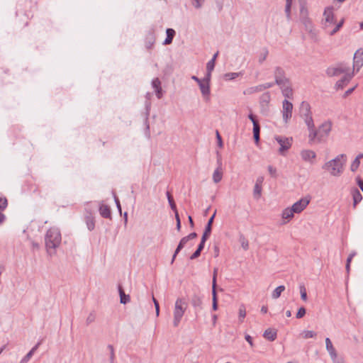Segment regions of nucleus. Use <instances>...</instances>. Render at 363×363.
Instances as JSON below:
<instances>
[{"label": "nucleus", "instance_id": "obj_31", "mask_svg": "<svg viewBox=\"0 0 363 363\" xmlns=\"http://www.w3.org/2000/svg\"><path fill=\"white\" fill-rule=\"evenodd\" d=\"M223 178L222 168H216L213 174V180L215 183H218Z\"/></svg>", "mask_w": 363, "mask_h": 363}, {"label": "nucleus", "instance_id": "obj_49", "mask_svg": "<svg viewBox=\"0 0 363 363\" xmlns=\"http://www.w3.org/2000/svg\"><path fill=\"white\" fill-rule=\"evenodd\" d=\"M291 5H286L285 6V13H286V19L288 21H290L291 18Z\"/></svg>", "mask_w": 363, "mask_h": 363}, {"label": "nucleus", "instance_id": "obj_34", "mask_svg": "<svg viewBox=\"0 0 363 363\" xmlns=\"http://www.w3.org/2000/svg\"><path fill=\"white\" fill-rule=\"evenodd\" d=\"M362 158V155H357L353 160L350 165V170L353 172L357 171L360 164V160Z\"/></svg>", "mask_w": 363, "mask_h": 363}, {"label": "nucleus", "instance_id": "obj_7", "mask_svg": "<svg viewBox=\"0 0 363 363\" xmlns=\"http://www.w3.org/2000/svg\"><path fill=\"white\" fill-rule=\"evenodd\" d=\"M350 71V68L345 64L341 63L336 67H330L326 69V74L328 77L338 76L341 74H345Z\"/></svg>", "mask_w": 363, "mask_h": 363}, {"label": "nucleus", "instance_id": "obj_36", "mask_svg": "<svg viewBox=\"0 0 363 363\" xmlns=\"http://www.w3.org/2000/svg\"><path fill=\"white\" fill-rule=\"evenodd\" d=\"M285 290V286L281 285L277 287L272 292V296L273 298L277 299L278 298L281 293Z\"/></svg>", "mask_w": 363, "mask_h": 363}, {"label": "nucleus", "instance_id": "obj_26", "mask_svg": "<svg viewBox=\"0 0 363 363\" xmlns=\"http://www.w3.org/2000/svg\"><path fill=\"white\" fill-rule=\"evenodd\" d=\"M188 241H189V240L186 238V236H185L181 239V240H180L179 245H177V247L174 251V253L173 255L172 263L174 261L178 253L183 249V247L185 246V245L187 243Z\"/></svg>", "mask_w": 363, "mask_h": 363}, {"label": "nucleus", "instance_id": "obj_54", "mask_svg": "<svg viewBox=\"0 0 363 363\" xmlns=\"http://www.w3.org/2000/svg\"><path fill=\"white\" fill-rule=\"evenodd\" d=\"M175 219L177 221L176 228L178 231H180L182 225H181V220H180L179 215L178 212H176Z\"/></svg>", "mask_w": 363, "mask_h": 363}, {"label": "nucleus", "instance_id": "obj_41", "mask_svg": "<svg viewBox=\"0 0 363 363\" xmlns=\"http://www.w3.org/2000/svg\"><path fill=\"white\" fill-rule=\"evenodd\" d=\"M86 223L87 228L89 230H94V228L95 227V223H94V218L91 216L86 217Z\"/></svg>", "mask_w": 363, "mask_h": 363}, {"label": "nucleus", "instance_id": "obj_59", "mask_svg": "<svg viewBox=\"0 0 363 363\" xmlns=\"http://www.w3.org/2000/svg\"><path fill=\"white\" fill-rule=\"evenodd\" d=\"M262 86V90L264 91L265 89H269L273 86L274 83L268 82L263 84H260Z\"/></svg>", "mask_w": 363, "mask_h": 363}, {"label": "nucleus", "instance_id": "obj_47", "mask_svg": "<svg viewBox=\"0 0 363 363\" xmlns=\"http://www.w3.org/2000/svg\"><path fill=\"white\" fill-rule=\"evenodd\" d=\"M246 316V311L244 306H241L239 309V318L241 321L245 318Z\"/></svg>", "mask_w": 363, "mask_h": 363}, {"label": "nucleus", "instance_id": "obj_45", "mask_svg": "<svg viewBox=\"0 0 363 363\" xmlns=\"http://www.w3.org/2000/svg\"><path fill=\"white\" fill-rule=\"evenodd\" d=\"M300 293H301V299L304 301H306L307 293H306V289L303 285L300 286Z\"/></svg>", "mask_w": 363, "mask_h": 363}, {"label": "nucleus", "instance_id": "obj_25", "mask_svg": "<svg viewBox=\"0 0 363 363\" xmlns=\"http://www.w3.org/2000/svg\"><path fill=\"white\" fill-rule=\"evenodd\" d=\"M263 337L269 341H274L277 337V330L275 329L268 328L264 332Z\"/></svg>", "mask_w": 363, "mask_h": 363}, {"label": "nucleus", "instance_id": "obj_23", "mask_svg": "<svg viewBox=\"0 0 363 363\" xmlns=\"http://www.w3.org/2000/svg\"><path fill=\"white\" fill-rule=\"evenodd\" d=\"M351 194L353 198V206L356 208L357 205L362 200V195L357 188L352 189Z\"/></svg>", "mask_w": 363, "mask_h": 363}, {"label": "nucleus", "instance_id": "obj_3", "mask_svg": "<svg viewBox=\"0 0 363 363\" xmlns=\"http://www.w3.org/2000/svg\"><path fill=\"white\" fill-rule=\"evenodd\" d=\"M62 237L59 229L50 228L45 237V247L48 252L51 255L52 250L55 251L61 243Z\"/></svg>", "mask_w": 363, "mask_h": 363}, {"label": "nucleus", "instance_id": "obj_10", "mask_svg": "<svg viewBox=\"0 0 363 363\" xmlns=\"http://www.w3.org/2000/svg\"><path fill=\"white\" fill-rule=\"evenodd\" d=\"M323 16L325 17V23L323 27L325 30H328L332 25L335 23V15L333 7L325 8Z\"/></svg>", "mask_w": 363, "mask_h": 363}, {"label": "nucleus", "instance_id": "obj_8", "mask_svg": "<svg viewBox=\"0 0 363 363\" xmlns=\"http://www.w3.org/2000/svg\"><path fill=\"white\" fill-rule=\"evenodd\" d=\"M274 77L275 79V84L278 86L284 84L285 82L290 80L288 77H286L284 69L279 66H277L274 68Z\"/></svg>", "mask_w": 363, "mask_h": 363}, {"label": "nucleus", "instance_id": "obj_35", "mask_svg": "<svg viewBox=\"0 0 363 363\" xmlns=\"http://www.w3.org/2000/svg\"><path fill=\"white\" fill-rule=\"evenodd\" d=\"M167 197L168 199L169 204L172 208V210L176 214V212H178L176 203L174 201L173 196H172L171 193L169 191H167Z\"/></svg>", "mask_w": 363, "mask_h": 363}, {"label": "nucleus", "instance_id": "obj_28", "mask_svg": "<svg viewBox=\"0 0 363 363\" xmlns=\"http://www.w3.org/2000/svg\"><path fill=\"white\" fill-rule=\"evenodd\" d=\"M175 30L172 28H167L166 30L167 38L164 40V45H169L172 43L173 38L175 35Z\"/></svg>", "mask_w": 363, "mask_h": 363}, {"label": "nucleus", "instance_id": "obj_62", "mask_svg": "<svg viewBox=\"0 0 363 363\" xmlns=\"http://www.w3.org/2000/svg\"><path fill=\"white\" fill-rule=\"evenodd\" d=\"M216 138H217V140H218V146L219 147H223L222 138H221V136L219 134V132L218 130L216 131Z\"/></svg>", "mask_w": 363, "mask_h": 363}, {"label": "nucleus", "instance_id": "obj_33", "mask_svg": "<svg viewBox=\"0 0 363 363\" xmlns=\"http://www.w3.org/2000/svg\"><path fill=\"white\" fill-rule=\"evenodd\" d=\"M261 91H262V86L259 84V85H257L255 86H252V87L247 88V89H245L244 91L243 94L245 95H250V94H255L257 92H261Z\"/></svg>", "mask_w": 363, "mask_h": 363}, {"label": "nucleus", "instance_id": "obj_39", "mask_svg": "<svg viewBox=\"0 0 363 363\" xmlns=\"http://www.w3.org/2000/svg\"><path fill=\"white\" fill-rule=\"evenodd\" d=\"M212 296H213L212 308L213 311H216L218 309V298H217L216 289H215V288L212 289Z\"/></svg>", "mask_w": 363, "mask_h": 363}, {"label": "nucleus", "instance_id": "obj_21", "mask_svg": "<svg viewBox=\"0 0 363 363\" xmlns=\"http://www.w3.org/2000/svg\"><path fill=\"white\" fill-rule=\"evenodd\" d=\"M152 88L155 89L156 93V96L158 99H161L162 97V89L161 87V82L159 78H155L152 81Z\"/></svg>", "mask_w": 363, "mask_h": 363}, {"label": "nucleus", "instance_id": "obj_38", "mask_svg": "<svg viewBox=\"0 0 363 363\" xmlns=\"http://www.w3.org/2000/svg\"><path fill=\"white\" fill-rule=\"evenodd\" d=\"M239 241H240V242L241 244L242 247L245 250H248V248H249V242H248L247 239L243 235H240Z\"/></svg>", "mask_w": 363, "mask_h": 363}, {"label": "nucleus", "instance_id": "obj_57", "mask_svg": "<svg viewBox=\"0 0 363 363\" xmlns=\"http://www.w3.org/2000/svg\"><path fill=\"white\" fill-rule=\"evenodd\" d=\"M95 320V315L94 313H90L86 318V324L89 325L94 322Z\"/></svg>", "mask_w": 363, "mask_h": 363}, {"label": "nucleus", "instance_id": "obj_40", "mask_svg": "<svg viewBox=\"0 0 363 363\" xmlns=\"http://www.w3.org/2000/svg\"><path fill=\"white\" fill-rule=\"evenodd\" d=\"M7 206V199L1 193H0V210H5Z\"/></svg>", "mask_w": 363, "mask_h": 363}, {"label": "nucleus", "instance_id": "obj_53", "mask_svg": "<svg viewBox=\"0 0 363 363\" xmlns=\"http://www.w3.org/2000/svg\"><path fill=\"white\" fill-rule=\"evenodd\" d=\"M268 171L271 177L276 178L277 177V169L273 166H268Z\"/></svg>", "mask_w": 363, "mask_h": 363}, {"label": "nucleus", "instance_id": "obj_20", "mask_svg": "<svg viewBox=\"0 0 363 363\" xmlns=\"http://www.w3.org/2000/svg\"><path fill=\"white\" fill-rule=\"evenodd\" d=\"M216 211L213 213V214L211 216V217L208 219L202 237L207 238V239L209 238V236L211 233L212 225L213 223L214 218L216 216Z\"/></svg>", "mask_w": 363, "mask_h": 363}, {"label": "nucleus", "instance_id": "obj_51", "mask_svg": "<svg viewBox=\"0 0 363 363\" xmlns=\"http://www.w3.org/2000/svg\"><path fill=\"white\" fill-rule=\"evenodd\" d=\"M215 67L214 60H211L206 65V71L212 72Z\"/></svg>", "mask_w": 363, "mask_h": 363}, {"label": "nucleus", "instance_id": "obj_56", "mask_svg": "<svg viewBox=\"0 0 363 363\" xmlns=\"http://www.w3.org/2000/svg\"><path fill=\"white\" fill-rule=\"evenodd\" d=\"M216 276H217V269H214L213 276V281H212V289H216Z\"/></svg>", "mask_w": 363, "mask_h": 363}, {"label": "nucleus", "instance_id": "obj_15", "mask_svg": "<svg viewBox=\"0 0 363 363\" xmlns=\"http://www.w3.org/2000/svg\"><path fill=\"white\" fill-rule=\"evenodd\" d=\"M248 118L253 123V137L255 143L257 144L260 139V125L258 121L256 119V117L252 113H250L248 115Z\"/></svg>", "mask_w": 363, "mask_h": 363}, {"label": "nucleus", "instance_id": "obj_50", "mask_svg": "<svg viewBox=\"0 0 363 363\" xmlns=\"http://www.w3.org/2000/svg\"><path fill=\"white\" fill-rule=\"evenodd\" d=\"M340 28H341V25H336L333 30H330L328 28V30H326V31L330 35L332 36V35H334L337 32H338Z\"/></svg>", "mask_w": 363, "mask_h": 363}, {"label": "nucleus", "instance_id": "obj_22", "mask_svg": "<svg viewBox=\"0 0 363 363\" xmlns=\"http://www.w3.org/2000/svg\"><path fill=\"white\" fill-rule=\"evenodd\" d=\"M99 213L101 217L104 218L111 219V208L105 204H101L99 206Z\"/></svg>", "mask_w": 363, "mask_h": 363}, {"label": "nucleus", "instance_id": "obj_60", "mask_svg": "<svg viewBox=\"0 0 363 363\" xmlns=\"http://www.w3.org/2000/svg\"><path fill=\"white\" fill-rule=\"evenodd\" d=\"M201 252L196 250L191 256L190 259H195L201 255Z\"/></svg>", "mask_w": 363, "mask_h": 363}, {"label": "nucleus", "instance_id": "obj_11", "mask_svg": "<svg viewBox=\"0 0 363 363\" xmlns=\"http://www.w3.org/2000/svg\"><path fill=\"white\" fill-rule=\"evenodd\" d=\"M275 139L280 145L279 152L281 155H284V152L287 151L291 147V139L282 138L281 136H277Z\"/></svg>", "mask_w": 363, "mask_h": 363}, {"label": "nucleus", "instance_id": "obj_16", "mask_svg": "<svg viewBox=\"0 0 363 363\" xmlns=\"http://www.w3.org/2000/svg\"><path fill=\"white\" fill-rule=\"evenodd\" d=\"M198 85L201 90L202 96L203 97V99L206 102L209 101L211 94L210 84L208 82H206L205 81H201Z\"/></svg>", "mask_w": 363, "mask_h": 363}, {"label": "nucleus", "instance_id": "obj_37", "mask_svg": "<svg viewBox=\"0 0 363 363\" xmlns=\"http://www.w3.org/2000/svg\"><path fill=\"white\" fill-rule=\"evenodd\" d=\"M262 185L259 184H255L254 189H253V195L255 199H259L261 197L262 195Z\"/></svg>", "mask_w": 363, "mask_h": 363}, {"label": "nucleus", "instance_id": "obj_61", "mask_svg": "<svg viewBox=\"0 0 363 363\" xmlns=\"http://www.w3.org/2000/svg\"><path fill=\"white\" fill-rule=\"evenodd\" d=\"M356 180H357V184H358L359 187L363 192V179H361L359 177H357Z\"/></svg>", "mask_w": 363, "mask_h": 363}, {"label": "nucleus", "instance_id": "obj_58", "mask_svg": "<svg viewBox=\"0 0 363 363\" xmlns=\"http://www.w3.org/2000/svg\"><path fill=\"white\" fill-rule=\"evenodd\" d=\"M211 72L209 71H206V76L203 79H202V81H205L206 82H208L210 84L211 78Z\"/></svg>", "mask_w": 363, "mask_h": 363}, {"label": "nucleus", "instance_id": "obj_48", "mask_svg": "<svg viewBox=\"0 0 363 363\" xmlns=\"http://www.w3.org/2000/svg\"><path fill=\"white\" fill-rule=\"evenodd\" d=\"M155 43V38L153 36H151L150 38H147L145 46L147 49L150 50L152 48Z\"/></svg>", "mask_w": 363, "mask_h": 363}, {"label": "nucleus", "instance_id": "obj_14", "mask_svg": "<svg viewBox=\"0 0 363 363\" xmlns=\"http://www.w3.org/2000/svg\"><path fill=\"white\" fill-rule=\"evenodd\" d=\"M354 75V71L350 72V71L347 72L344 74V76L339 79L335 84L336 89H342L347 84L351 81Z\"/></svg>", "mask_w": 363, "mask_h": 363}, {"label": "nucleus", "instance_id": "obj_5", "mask_svg": "<svg viewBox=\"0 0 363 363\" xmlns=\"http://www.w3.org/2000/svg\"><path fill=\"white\" fill-rule=\"evenodd\" d=\"M187 308V303L186 301L181 298L177 299L175 302L174 309V320L173 325L174 327H178L181 320Z\"/></svg>", "mask_w": 363, "mask_h": 363}, {"label": "nucleus", "instance_id": "obj_13", "mask_svg": "<svg viewBox=\"0 0 363 363\" xmlns=\"http://www.w3.org/2000/svg\"><path fill=\"white\" fill-rule=\"evenodd\" d=\"M310 199L305 197L302 198L299 201L295 202L292 206V211L294 212V213H301L309 204Z\"/></svg>", "mask_w": 363, "mask_h": 363}, {"label": "nucleus", "instance_id": "obj_2", "mask_svg": "<svg viewBox=\"0 0 363 363\" xmlns=\"http://www.w3.org/2000/svg\"><path fill=\"white\" fill-rule=\"evenodd\" d=\"M347 161L345 154H340L334 159L325 162L322 169L328 171L333 177H340L345 171V167Z\"/></svg>", "mask_w": 363, "mask_h": 363}, {"label": "nucleus", "instance_id": "obj_12", "mask_svg": "<svg viewBox=\"0 0 363 363\" xmlns=\"http://www.w3.org/2000/svg\"><path fill=\"white\" fill-rule=\"evenodd\" d=\"M363 66V49H359L356 51L353 59V71L359 72Z\"/></svg>", "mask_w": 363, "mask_h": 363}, {"label": "nucleus", "instance_id": "obj_29", "mask_svg": "<svg viewBox=\"0 0 363 363\" xmlns=\"http://www.w3.org/2000/svg\"><path fill=\"white\" fill-rule=\"evenodd\" d=\"M294 212L292 211V208H286L283 210L281 213V218L284 220H286L287 221H289L294 218Z\"/></svg>", "mask_w": 363, "mask_h": 363}, {"label": "nucleus", "instance_id": "obj_46", "mask_svg": "<svg viewBox=\"0 0 363 363\" xmlns=\"http://www.w3.org/2000/svg\"><path fill=\"white\" fill-rule=\"evenodd\" d=\"M205 0H191L193 6L197 9L201 8Z\"/></svg>", "mask_w": 363, "mask_h": 363}, {"label": "nucleus", "instance_id": "obj_24", "mask_svg": "<svg viewBox=\"0 0 363 363\" xmlns=\"http://www.w3.org/2000/svg\"><path fill=\"white\" fill-rule=\"evenodd\" d=\"M271 100L269 92L262 94L259 98V104L262 108H267Z\"/></svg>", "mask_w": 363, "mask_h": 363}, {"label": "nucleus", "instance_id": "obj_44", "mask_svg": "<svg viewBox=\"0 0 363 363\" xmlns=\"http://www.w3.org/2000/svg\"><path fill=\"white\" fill-rule=\"evenodd\" d=\"M316 335V333L311 330H304L302 333V336L304 339H308L314 337Z\"/></svg>", "mask_w": 363, "mask_h": 363}, {"label": "nucleus", "instance_id": "obj_52", "mask_svg": "<svg viewBox=\"0 0 363 363\" xmlns=\"http://www.w3.org/2000/svg\"><path fill=\"white\" fill-rule=\"evenodd\" d=\"M305 314L306 308L304 307H301L296 313V318H301L305 315Z\"/></svg>", "mask_w": 363, "mask_h": 363}, {"label": "nucleus", "instance_id": "obj_18", "mask_svg": "<svg viewBox=\"0 0 363 363\" xmlns=\"http://www.w3.org/2000/svg\"><path fill=\"white\" fill-rule=\"evenodd\" d=\"M300 155L303 160L311 163H313V160L316 157L315 152L311 150H303L301 152Z\"/></svg>", "mask_w": 363, "mask_h": 363}, {"label": "nucleus", "instance_id": "obj_4", "mask_svg": "<svg viewBox=\"0 0 363 363\" xmlns=\"http://www.w3.org/2000/svg\"><path fill=\"white\" fill-rule=\"evenodd\" d=\"M299 5L300 21L304 25L306 30L311 32L313 30V23L308 16V10L306 0H298Z\"/></svg>", "mask_w": 363, "mask_h": 363}, {"label": "nucleus", "instance_id": "obj_30", "mask_svg": "<svg viewBox=\"0 0 363 363\" xmlns=\"http://www.w3.org/2000/svg\"><path fill=\"white\" fill-rule=\"evenodd\" d=\"M191 303L196 309H201L202 305L201 298L199 295H194L191 299Z\"/></svg>", "mask_w": 363, "mask_h": 363}, {"label": "nucleus", "instance_id": "obj_6", "mask_svg": "<svg viewBox=\"0 0 363 363\" xmlns=\"http://www.w3.org/2000/svg\"><path fill=\"white\" fill-rule=\"evenodd\" d=\"M300 116L304 120L307 127H313V119L312 117L311 108L307 101H302L299 107Z\"/></svg>", "mask_w": 363, "mask_h": 363}, {"label": "nucleus", "instance_id": "obj_42", "mask_svg": "<svg viewBox=\"0 0 363 363\" xmlns=\"http://www.w3.org/2000/svg\"><path fill=\"white\" fill-rule=\"evenodd\" d=\"M107 349L109 350L110 352V363H115V350L114 347L112 345H108L107 346Z\"/></svg>", "mask_w": 363, "mask_h": 363}, {"label": "nucleus", "instance_id": "obj_27", "mask_svg": "<svg viewBox=\"0 0 363 363\" xmlns=\"http://www.w3.org/2000/svg\"><path fill=\"white\" fill-rule=\"evenodd\" d=\"M41 344L40 342H38L21 360L20 363H27L30 358L33 357L35 352L37 350L40 345Z\"/></svg>", "mask_w": 363, "mask_h": 363}, {"label": "nucleus", "instance_id": "obj_19", "mask_svg": "<svg viewBox=\"0 0 363 363\" xmlns=\"http://www.w3.org/2000/svg\"><path fill=\"white\" fill-rule=\"evenodd\" d=\"M325 345L326 350L329 352L331 359L335 360L336 357H337V354L329 337L325 338Z\"/></svg>", "mask_w": 363, "mask_h": 363}, {"label": "nucleus", "instance_id": "obj_32", "mask_svg": "<svg viewBox=\"0 0 363 363\" xmlns=\"http://www.w3.org/2000/svg\"><path fill=\"white\" fill-rule=\"evenodd\" d=\"M118 291L120 294L121 303L126 304L130 301V296L126 295L121 286H118Z\"/></svg>", "mask_w": 363, "mask_h": 363}, {"label": "nucleus", "instance_id": "obj_9", "mask_svg": "<svg viewBox=\"0 0 363 363\" xmlns=\"http://www.w3.org/2000/svg\"><path fill=\"white\" fill-rule=\"evenodd\" d=\"M282 116L285 123H287L291 118L293 112V104L287 99H284L282 102Z\"/></svg>", "mask_w": 363, "mask_h": 363}, {"label": "nucleus", "instance_id": "obj_64", "mask_svg": "<svg viewBox=\"0 0 363 363\" xmlns=\"http://www.w3.org/2000/svg\"><path fill=\"white\" fill-rule=\"evenodd\" d=\"M357 86V85H355L352 88L347 89L345 93L344 97H347V96L350 95L354 91Z\"/></svg>", "mask_w": 363, "mask_h": 363}, {"label": "nucleus", "instance_id": "obj_55", "mask_svg": "<svg viewBox=\"0 0 363 363\" xmlns=\"http://www.w3.org/2000/svg\"><path fill=\"white\" fill-rule=\"evenodd\" d=\"M208 239L207 238H205L203 237H201V242L198 245V247L196 250H199V251H202L204 248V246H205V242Z\"/></svg>", "mask_w": 363, "mask_h": 363}, {"label": "nucleus", "instance_id": "obj_43", "mask_svg": "<svg viewBox=\"0 0 363 363\" xmlns=\"http://www.w3.org/2000/svg\"><path fill=\"white\" fill-rule=\"evenodd\" d=\"M240 74V72H228L225 74L224 78L225 80H233L239 77Z\"/></svg>", "mask_w": 363, "mask_h": 363}, {"label": "nucleus", "instance_id": "obj_17", "mask_svg": "<svg viewBox=\"0 0 363 363\" xmlns=\"http://www.w3.org/2000/svg\"><path fill=\"white\" fill-rule=\"evenodd\" d=\"M280 89L281 90L282 94L286 99H291L293 96V89L291 87V81H288L284 83V84H281L279 86Z\"/></svg>", "mask_w": 363, "mask_h": 363}, {"label": "nucleus", "instance_id": "obj_1", "mask_svg": "<svg viewBox=\"0 0 363 363\" xmlns=\"http://www.w3.org/2000/svg\"><path fill=\"white\" fill-rule=\"evenodd\" d=\"M332 128L330 122H324L316 129L313 123V127H308L310 144L320 143L326 140Z\"/></svg>", "mask_w": 363, "mask_h": 363}, {"label": "nucleus", "instance_id": "obj_63", "mask_svg": "<svg viewBox=\"0 0 363 363\" xmlns=\"http://www.w3.org/2000/svg\"><path fill=\"white\" fill-rule=\"evenodd\" d=\"M355 255H356V252H351V253L349 255V256H348V257H347V263H346V264H350V263H351V262H352V258L355 256Z\"/></svg>", "mask_w": 363, "mask_h": 363}]
</instances>
